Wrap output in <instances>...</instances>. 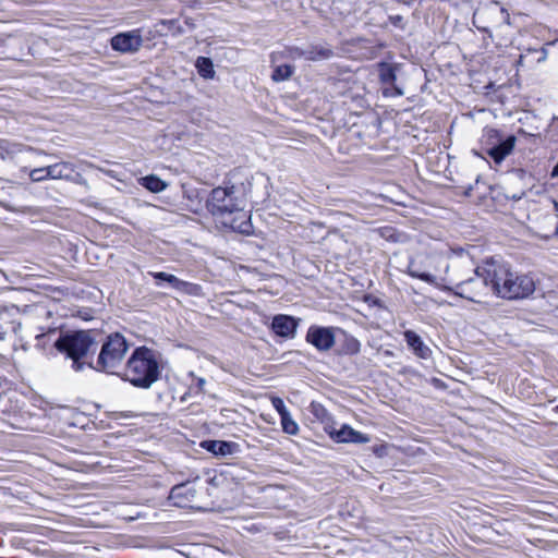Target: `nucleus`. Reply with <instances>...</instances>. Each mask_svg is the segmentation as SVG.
<instances>
[{"instance_id":"obj_31","label":"nucleus","mask_w":558,"mask_h":558,"mask_svg":"<svg viewBox=\"0 0 558 558\" xmlns=\"http://www.w3.org/2000/svg\"><path fill=\"white\" fill-rule=\"evenodd\" d=\"M390 20L392 21V23L395 25H399V23L402 21V16H400V15L391 16Z\"/></svg>"},{"instance_id":"obj_2","label":"nucleus","mask_w":558,"mask_h":558,"mask_svg":"<svg viewBox=\"0 0 558 558\" xmlns=\"http://www.w3.org/2000/svg\"><path fill=\"white\" fill-rule=\"evenodd\" d=\"M494 258L486 259L482 265L474 266L469 255H462L453 260V274L450 278L439 277L441 281L454 283V294L472 302H480V298L494 293L495 278L486 275L488 266Z\"/></svg>"},{"instance_id":"obj_9","label":"nucleus","mask_w":558,"mask_h":558,"mask_svg":"<svg viewBox=\"0 0 558 558\" xmlns=\"http://www.w3.org/2000/svg\"><path fill=\"white\" fill-rule=\"evenodd\" d=\"M486 17H494L495 25L507 24L510 25V14L508 11L499 5V2L494 1L474 13V22Z\"/></svg>"},{"instance_id":"obj_6","label":"nucleus","mask_w":558,"mask_h":558,"mask_svg":"<svg viewBox=\"0 0 558 558\" xmlns=\"http://www.w3.org/2000/svg\"><path fill=\"white\" fill-rule=\"evenodd\" d=\"M128 349L129 344L122 335L108 336L99 352L95 369L113 374L122 364Z\"/></svg>"},{"instance_id":"obj_34","label":"nucleus","mask_w":558,"mask_h":558,"mask_svg":"<svg viewBox=\"0 0 558 558\" xmlns=\"http://www.w3.org/2000/svg\"><path fill=\"white\" fill-rule=\"evenodd\" d=\"M359 342L357 341H354V351L357 352L359 351Z\"/></svg>"},{"instance_id":"obj_28","label":"nucleus","mask_w":558,"mask_h":558,"mask_svg":"<svg viewBox=\"0 0 558 558\" xmlns=\"http://www.w3.org/2000/svg\"><path fill=\"white\" fill-rule=\"evenodd\" d=\"M46 174H47L46 167L36 168L29 172V178L33 182H41L44 180L49 179V177H46Z\"/></svg>"},{"instance_id":"obj_27","label":"nucleus","mask_w":558,"mask_h":558,"mask_svg":"<svg viewBox=\"0 0 558 558\" xmlns=\"http://www.w3.org/2000/svg\"><path fill=\"white\" fill-rule=\"evenodd\" d=\"M281 426L284 433L289 435H296L299 433V425L292 418L290 412L280 417Z\"/></svg>"},{"instance_id":"obj_8","label":"nucleus","mask_w":558,"mask_h":558,"mask_svg":"<svg viewBox=\"0 0 558 558\" xmlns=\"http://www.w3.org/2000/svg\"><path fill=\"white\" fill-rule=\"evenodd\" d=\"M306 340L319 351H328L335 344V335L332 328L311 327L306 335Z\"/></svg>"},{"instance_id":"obj_25","label":"nucleus","mask_w":558,"mask_h":558,"mask_svg":"<svg viewBox=\"0 0 558 558\" xmlns=\"http://www.w3.org/2000/svg\"><path fill=\"white\" fill-rule=\"evenodd\" d=\"M21 151L19 144L10 143L5 140H0V158L5 159L12 157Z\"/></svg>"},{"instance_id":"obj_4","label":"nucleus","mask_w":558,"mask_h":558,"mask_svg":"<svg viewBox=\"0 0 558 558\" xmlns=\"http://www.w3.org/2000/svg\"><path fill=\"white\" fill-rule=\"evenodd\" d=\"M158 354L146 347L136 348L126 362L124 379L137 388L147 389L160 377Z\"/></svg>"},{"instance_id":"obj_30","label":"nucleus","mask_w":558,"mask_h":558,"mask_svg":"<svg viewBox=\"0 0 558 558\" xmlns=\"http://www.w3.org/2000/svg\"><path fill=\"white\" fill-rule=\"evenodd\" d=\"M311 412L315 415L316 418H318L319 421H324L326 415H327V412L325 410L324 407H322L320 404L318 403H311Z\"/></svg>"},{"instance_id":"obj_18","label":"nucleus","mask_w":558,"mask_h":558,"mask_svg":"<svg viewBox=\"0 0 558 558\" xmlns=\"http://www.w3.org/2000/svg\"><path fill=\"white\" fill-rule=\"evenodd\" d=\"M404 339L408 345L413 350V352L422 357L427 359L430 355V350L427 345L424 344L422 338L412 330H407L404 332Z\"/></svg>"},{"instance_id":"obj_19","label":"nucleus","mask_w":558,"mask_h":558,"mask_svg":"<svg viewBox=\"0 0 558 558\" xmlns=\"http://www.w3.org/2000/svg\"><path fill=\"white\" fill-rule=\"evenodd\" d=\"M47 174L50 180H60L65 179L70 180L71 175L74 171L73 165L69 162H59L51 166L46 167Z\"/></svg>"},{"instance_id":"obj_1","label":"nucleus","mask_w":558,"mask_h":558,"mask_svg":"<svg viewBox=\"0 0 558 558\" xmlns=\"http://www.w3.org/2000/svg\"><path fill=\"white\" fill-rule=\"evenodd\" d=\"M246 193L243 186H218L206 199V208L225 227L240 233H250L251 222L244 211Z\"/></svg>"},{"instance_id":"obj_32","label":"nucleus","mask_w":558,"mask_h":558,"mask_svg":"<svg viewBox=\"0 0 558 558\" xmlns=\"http://www.w3.org/2000/svg\"><path fill=\"white\" fill-rule=\"evenodd\" d=\"M553 204H554L555 213L558 216V202L554 201Z\"/></svg>"},{"instance_id":"obj_7","label":"nucleus","mask_w":558,"mask_h":558,"mask_svg":"<svg viewBox=\"0 0 558 558\" xmlns=\"http://www.w3.org/2000/svg\"><path fill=\"white\" fill-rule=\"evenodd\" d=\"M143 38L140 29L120 33L112 37L111 47L122 53H133L141 49Z\"/></svg>"},{"instance_id":"obj_14","label":"nucleus","mask_w":558,"mask_h":558,"mask_svg":"<svg viewBox=\"0 0 558 558\" xmlns=\"http://www.w3.org/2000/svg\"><path fill=\"white\" fill-rule=\"evenodd\" d=\"M202 447L215 456L227 457L234 454L239 446L232 441L206 440L202 442Z\"/></svg>"},{"instance_id":"obj_13","label":"nucleus","mask_w":558,"mask_h":558,"mask_svg":"<svg viewBox=\"0 0 558 558\" xmlns=\"http://www.w3.org/2000/svg\"><path fill=\"white\" fill-rule=\"evenodd\" d=\"M408 274L413 278L439 287L438 276L425 269L424 257L421 259H412L408 265Z\"/></svg>"},{"instance_id":"obj_15","label":"nucleus","mask_w":558,"mask_h":558,"mask_svg":"<svg viewBox=\"0 0 558 558\" xmlns=\"http://www.w3.org/2000/svg\"><path fill=\"white\" fill-rule=\"evenodd\" d=\"M332 437L339 442L366 444L369 437L364 435L351 426L342 425L341 428L332 434Z\"/></svg>"},{"instance_id":"obj_16","label":"nucleus","mask_w":558,"mask_h":558,"mask_svg":"<svg viewBox=\"0 0 558 558\" xmlns=\"http://www.w3.org/2000/svg\"><path fill=\"white\" fill-rule=\"evenodd\" d=\"M196 490L186 484H180L172 487L170 492V499L173 500L178 507H185L187 502L192 501L195 497Z\"/></svg>"},{"instance_id":"obj_5","label":"nucleus","mask_w":558,"mask_h":558,"mask_svg":"<svg viewBox=\"0 0 558 558\" xmlns=\"http://www.w3.org/2000/svg\"><path fill=\"white\" fill-rule=\"evenodd\" d=\"M54 347L59 352L65 353L72 360L73 369L80 372L84 367L81 360L96 350V342L88 331H76L61 336Z\"/></svg>"},{"instance_id":"obj_10","label":"nucleus","mask_w":558,"mask_h":558,"mask_svg":"<svg viewBox=\"0 0 558 558\" xmlns=\"http://www.w3.org/2000/svg\"><path fill=\"white\" fill-rule=\"evenodd\" d=\"M150 275L156 280H161L168 282L173 289L177 291L190 294V295H199L201 294V287L195 283H191L187 281H183L175 277L174 275L167 274L163 271L158 272H150Z\"/></svg>"},{"instance_id":"obj_36","label":"nucleus","mask_w":558,"mask_h":558,"mask_svg":"<svg viewBox=\"0 0 558 558\" xmlns=\"http://www.w3.org/2000/svg\"><path fill=\"white\" fill-rule=\"evenodd\" d=\"M477 27H478V28H481V26H477ZM482 29L486 32V31H487V27H486V26H484V27H482Z\"/></svg>"},{"instance_id":"obj_23","label":"nucleus","mask_w":558,"mask_h":558,"mask_svg":"<svg viewBox=\"0 0 558 558\" xmlns=\"http://www.w3.org/2000/svg\"><path fill=\"white\" fill-rule=\"evenodd\" d=\"M333 56V51L327 46H315L307 52V60H326Z\"/></svg>"},{"instance_id":"obj_12","label":"nucleus","mask_w":558,"mask_h":558,"mask_svg":"<svg viewBox=\"0 0 558 558\" xmlns=\"http://www.w3.org/2000/svg\"><path fill=\"white\" fill-rule=\"evenodd\" d=\"M298 327L296 320L288 315H277L271 323L272 330L280 337L292 338Z\"/></svg>"},{"instance_id":"obj_33","label":"nucleus","mask_w":558,"mask_h":558,"mask_svg":"<svg viewBox=\"0 0 558 558\" xmlns=\"http://www.w3.org/2000/svg\"><path fill=\"white\" fill-rule=\"evenodd\" d=\"M204 385H205V379L204 378H199L198 379V387L202 388Z\"/></svg>"},{"instance_id":"obj_11","label":"nucleus","mask_w":558,"mask_h":558,"mask_svg":"<svg viewBox=\"0 0 558 558\" xmlns=\"http://www.w3.org/2000/svg\"><path fill=\"white\" fill-rule=\"evenodd\" d=\"M515 143V136L509 135L499 141L497 145L486 148V154L496 165H500L513 151Z\"/></svg>"},{"instance_id":"obj_29","label":"nucleus","mask_w":558,"mask_h":558,"mask_svg":"<svg viewBox=\"0 0 558 558\" xmlns=\"http://www.w3.org/2000/svg\"><path fill=\"white\" fill-rule=\"evenodd\" d=\"M271 404L276 409V411L279 413L280 417L283 416L284 414L289 413V411L281 398L272 397Z\"/></svg>"},{"instance_id":"obj_21","label":"nucleus","mask_w":558,"mask_h":558,"mask_svg":"<svg viewBox=\"0 0 558 558\" xmlns=\"http://www.w3.org/2000/svg\"><path fill=\"white\" fill-rule=\"evenodd\" d=\"M502 138L504 136L498 130L492 128L484 129L482 136L483 149L486 151V148L497 145Z\"/></svg>"},{"instance_id":"obj_26","label":"nucleus","mask_w":558,"mask_h":558,"mask_svg":"<svg viewBox=\"0 0 558 558\" xmlns=\"http://www.w3.org/2000/svg\"><path fill=\"white\" fill-rule=\"evenodd\" d=\"M293 74V66L289 64L278 65L271 75L275 82H282L291 77Z\"/></svg>"},{"instance_id":"obj_17","label":"nucleus","mask_w":558,"mask_h":558,"mask_svg":"<svg viewBox=\"0 0 558 558\" xmlns=\"http://www.w3.org/2000/svg\"><path fill=\"white\" fill-rule=\"evenodd\" d=\"M424 266L425 269L430 271L432 270L436 274L440 270H444L445 276L447 278H450L451 275H449V270H453V262L449 264L444 257L438 255H425L424 256Z\"/></svg>"},{"instance_id":"obj_24","label":"nucleus","mask_w":558,"mask_h":558,"mask_svg":"<svg viewBox=\"0 0 558 558\" xmlns=\"http://www.w3.org/2000/svg\"><path fill=\"white\" fill-rule=\"evenodd\" d=\"M379 77L383 83L392 85L397 78L395 66L387 63H381Z\"/></svg>"},{"instance_id":"obj_3","label":"nucleus","mask_w":558,"mask_h":558,"mask_svg":"<svg viewBox=\"0 0 558 558\" xmlns=\"http://www.w3.org/2000/svg\"><path fill=\"white\" fill-rule=\"evenodd\" d=\"M486 275L495 278L494 294L507 299H524L535 290V283L529 275L513 272L508 264L496 258L490 262Z\"/></svg>"},{"instance_id":"obj_20","label":"nucleus","mask_w":558,"mask_h":558,"mask_svg":"<svg viewBox=\"0 0 558 558\" xmlns=\"http://www.w3.org/2000/svg\"><path fill=\"white\" fill-rule=\"evenodd\" d=\"M140 184L153 193H159L166 190L168 184L162 181L159 177L150 174L141 178Z\"/></svg>"},{"instance_id":"obj_35","label":"nucleus","mask_w":558,"mask_h":558,"mask_svg":"<svg viewBox=\"0 0 558 558\" xmlns=\"http://www.w3.org/2000/svg\"><path fill=\"white\" fill-rule=\"evenodd\" d=\"M397 94L398 95H403V92L397 88Z\"/></svg>"},{"instance_id":"obj_22","label":"nucleus","mask_w":558,"mask_h":558,"mask_svg":"<svg viewBox=\"0 0 558 558\" xmlns=\"http://www.w3.org/2000/svg\"><path fill=\"white\" fill-rule=\"evenodd\" d=\"M199 75L204 78H213L215 75L214 64L209 58L198 57L195 63Z\"/></svg>"}]
</instances>
